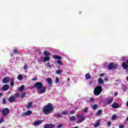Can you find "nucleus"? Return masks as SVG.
<instances>
[{
    "label": "nucleus",
    "mask_w": 128,
    "mask_h": 128,
    "mask_svg": "<svg viewBox=\"0 0 128 128\" xmlns=\"http://www.w3.org/2000/svg\"><path fill=\"white\" fill-rule=\"evenodd\" d=\"M54 107L52 103H48L47 105L44 106L42 110V112L44 114L48 116V114H50L54 110Z\"/></svg>",
    "instance_id": "obj_1"
},
{
    "label": "nucleus",
    "mask_w": 128,
    "mask_h": 128,
    "mask_svg": "<svg viewBox=\"0 0 128 128\" xmlns=\"http://www.w3.org/2000/svg\"><path fill=\"white\" fill-rule=\"evenodd\" d=\"M102 87L100 86H98L94 88V96H100V94H102Z\"/></svg>",
    "instance_id": "obj_2"
},
{
    "label": "nucleus",
    "mask_w": 128,
    "mask_h": 128,
    "mask_svg": "<svg viewBox=\"0 0 128 128\" xmlns=\"http://www.w3.org/2000/svg\"><path fill=\"white\" fill-rule=\"evenodd\" d=\"M118 68V64H116L114 62L109 64L107 66V68L108 70H116Z\"/></svg>",
    "instance_id": "obj_3"
},
{
    "label": "nucleus",
    "mask_w": 128,
    "mask_h": 128,
    "mask_svg": "<svg viewBox=\"0 0 128 128\" xmlns=\"http://www.w3.org/2000/svg\"><path fill=\"white\" fill-rule=\"evenodd\" d=\"M77 118H78V120L77 121L76 123L80 124V122H82L86 120V117H84L82 115L78 114Z\"/></svg>",
    "instance_id": "obj_4"
},
{
    "label": "nucleus",
    "mask_w": 128,
    "mask_h": 128,
    "mask_svg": "<svg viewBox=\"0 0 128 128\" xmlns=\"http://www.w3.org/2000/svg\"><path fill=\"white\" fill-rule=\"evenodd\" d=\"M34 87L38 90H40L42 88V83L41 82H36L34 84Z\"/></svg>",
    "instance_id": "obj_5"
},
{
    "label": "nucleus",
    "mask_w": 128,
    "mask_h": 128,
    "mask_svg": "<svg viewBox=\"0 0 128 128\" xmlns=\"http://www.w3.org/2000/svg\"><path fill=\"white\" fill-rule=\"evenodd\" d=\"M10 76H6L2 79V82H3V84H8L10 82Z\"/></svg>",
    "instance_id": "obj_6"
},
{
    "label": "nucleus",
    "mask_w": 128,
    "mask_h": 128,
    "mask_svg": "<svg viewBox=\"0 0 128 128\" xmlns=\"http://www.w3.org/2000/svg\"><path fill=\"white\" fill-rule=\"evenodd\" d=\"M2 113L4 116H8V114H10V110H8V108H4L2 110Z\"/></svg>",
    "instance_id": "obj_7"
},
{
    "label": "nucleus",
    "mask_w": 128,
    "mask_h": 128,
    "mask_svg": "<svg viewBox=\"0 0 128 128\" xmlns=\"http://www.w3.org/2000/svg\"><path fill=\"white\" fill-rule=\"evenodd\" d=\"M46 92V86H42V88L39 92H38V94H44V92Z\"/></svg>",
    "instance_id": "obj_8"
},
{
    "label": "nucleus",
    "mask_w": 128,
    "mask_h": 128,
    "mask_svg": "<svg viewBox=\"0 0 128 128\" xmlns=\"http://www.w3.org/2000/svg\"><path fill=\"white\" fill-rule=\"evenodd\" d=\"M32 112L30 110L27 111L26 112L24 113L21 116H30Z\"/></svg>",
    "instance_id": "obj_9"
},
{
    "label": "nucleus",
    "mask_w": 128,
    "mask_h": 128,
    "mask_svg": "<svg viewBox=\"0 0 128 128\" xmlns=\"http://www.w3.org/2000/svg\"><path fill=\"white\" fill-rule=\"evenodd\" d=\"M112 100H114V98H107L106 100V104H112Z\"/></svg>",
    "instance_id": "obj_10"
},
{
    "label": "nucleus",
    "mask_w": 128,
    "mask_h": 128,
    "mask_svg": "<svg viewBox=\"0 0 128 128\" xmlns=\"http://www.w3.org/2000/svg\"><path fill=\"white\" fill-rule=\"evenodd\" d=\"M9 89H10V85L7 84L4 85L2 87V90L6 91V90H8Z\"/></svg>",
    "instance_id": "obj_11"
},
{
    "label": "nucleus",
    "mask_w": 128,
    "mask_h": 128,
    "mask_svg": "<svg viewBox=\"0 0 128 128\" xmlns=\"http://www.w3.org/2000/svg\"><path fill=\"white\" fill-rule=\"evenodd\" d=\"M112 108H120V104L118 102H114L112 104Z\"/></svg>",
    "instance_id": "obj_12"
},
{
    "label": "nucleus",
    "mask_w": 128,
    "mask_h": 128,
    "mask_svg": "<svg viewBox=\"0 0 128 128\" xmlns=\"http://www.w3.org/2000/svg\"><path fill=\"white\" fill-rule=\"evenodd\" d=\"M54 126V125L52 124H46L44 125V128H52Z\"/></svg>",
    "instance_id": "obj_13"
},
{
    "label": "nucleus",
    "mask_w": 128,
    "mask_h": 128,
    "mask_svg": "<svg viewBox=\"0 0 128 128\" xmlns=\"http://www.w3.org/2000/svg\"><path fill=\"white\" fill-rule=\"evenodd\" d=\"M46 80L48 82L50 86H52V78H48Z\"/></svg>",
    "instance_id": "obj_14"
},
{
    "label": "nucleus",
    "mask_w": 128,
    "mask_h": 128,
    "mask_svg": "<svg viewBox=\"0 0 128 128\" xmlns=\"http://www.w3.org/2000/svg\"><path fill=\"white\" fill-rule=\"evenodd\" d=\"M16 100V98H14V96H10L8 98V102H14Z\"/></svg>",
    "instance_id": "obj_15"
},
{
    "label": "nucleus",
    "mask_w": 128,
    "mask_h": 128,
    "mask_svg": "<svg viewBox=\"0 0 128 128\" xmlns=\"http://www.w3.org/2000/svg\"><path fill=\"white\" fill-rule=\"evenodd\" d=\"M98 84H104V81L102 78H99L98 81Z\"/></svg>",
    "instance_id": "obj_16"
},
{
    "label": "nucleus",
    "mask_w": 128,
    "mask_h": 128,
    "mask_svg": "<svg viewBox=\"0 0 128 128\" xmlns=\"http://www.w3.org/2000/svg\"><path fill=\"white\" fill-rule=\"evenodd\" d=\"M42 124V120H38L35 122H34V126H38L39 124Z\"/></svg>",
    "instance_id": "obj_17"
},
{
    "label": "nucleus",
    "mask_w": 128,
    "mask_h": 128,
    "mask_svg": "<svg viewBox=\"0 0 128 128\" xmlns=\"http://www.w3.org/2000/svg\"><path fill=\"white\" fill-rule=\"evenodd\" d=\"M122 67L123 68H124V70H126V68H128V65L126 64V62H124L122 64Z\"/></svg>",
    "instance_id": "obj_18"
},
{
    "label": "nucleus",
    "mask_w": 128,
    "mask_h": 128,
    "mask_svg": "<svg viewBox=\"0 0 128 128\" xmlns=\"http://www.w3.org/2000/svg\"><path fill=\"white\" fill-rule=\"evenodd\" d=\"M50 60V56H46L44 57V62H48Z\"/></svg>",
    "instance_id": "obj_19"
},
{
    "label": "nucleus",
    "mask_w": 128,
    "mask_h": 128,
    "mask_svg": "<svg viewBox=\"0 0 128 128\" xmlns=\"http://www.w3.org/2000/svg\"><path fill=\"white\" fill-rule=\"evenodd\" d=\"M53 58H55V60H62V56L58 55H54L53 56Z\"/></svg>",
    "instance_id": "obj_20"
},
{
    "label": "nucleus",
    "mask_w": 128,
    "mask_h": 128,
    "mask_svg": "<svg viewBox=\"0 0 128 128\" xmlns=\"http://www.w3.org/2000/svg\"><path fill=\"white\" fill-rule=\"evenodd\" d=\"M85 77L86 80H90V78H92V75H90V73H88L85 75Z\"/></svg>",
    "instance_id": "obj_21"
},
{
    "label": "nucleus",
    "mask_w": 128,
    "mask_h": 128,
    "mask_svg": "<svg viewBox=\"0 0 128 128\" xmlns=\"http://www.w3.org/2000/svg\"><path fill=\"white\" fill-rule=\"evenodd\" d=\"M44 54L46 56H50V52H48V51L45 50L44 52Z\"/></svg>",
    "instance_id": "obj_22"
},
{
    "label": "nucleus",
    "mask_w": 128,
    "mask_h": 128,
    "mask_svg": "<svg viewBox=\"0 0 128 128\" xmlns=\"http://www.w3.org/2000/svg\"><path fill=\"white\" fill-rule=\"evenodd\" d=\"M14 78H12L10 80V86H14Z\"/></svg>",
    "instance_id": "obj_23"
},
{
    "label": "nucleus",
    "mask_w": 128,
    "mask_h": 128,
    "mask_svg": "<svg viewBox=\"0 0 128 128\" xmlns=\"http://www.w3.org/2000/svg\"><path fill=\"white\" fill-rule=\"evenodd\" d=\"M100 126V120H98L97 122L94 124V128H98V126Z\"/></svg>",
    "instance_id": "obj_24"
},
{
    "label": "nucleus",
    "mask_w": 128,
    "mask_h": 128,
    "mask_svg": "<svg viewBox=\"0 0 128 128\" xmlns=\"http://www.w3.org/2000/svg\"><path fill=\"white\" fill-rule=\"evenodd\" d=\"M24 90V85H22L19 88V91L22 92Z\"/></svg>",
    "instance_id": "obj_25"
},
{
    "label": "nucleus",
    "mask_w": 128,
    "mask_h": 128,
    "mask_svg": "<svg viewBox=\"0 0 128 128\" xmlns=\"http://www.w3.org/2000/svg\"><path fill=\"white\" fill-rule=\"evenodd\" d=\"M61 114L62 116H68V111H63L62 112H61Z\"/></svg>",
    "instance_id": "obj_26"
},
{
    "label": "nucleus",
    "mask_w": 128,
    "mask_h": 128,
    "mask_svg": "<svg viewBox=\"0 0 128 128\" xmlns=\"http://www.w3.org/2000/svg\"><path fill=\"white\" fill-rule=\"evenodd\" d=\"M32 106V102H30L26 106V108H30Z\"/></svg>",
    "instance_id": "obj_27"
},
{
    "label": "nucleus",
    "mask_w": 128,
    "mask_h": 128,
    "mask_svg": "<svg viewBox=\"0 0 128 128\" xmlns=\"http://www.w3.org/2000/svg\"><path fill=\"white\" fill-rule=\"evenodd\" d=\"M76 116H72L70 117V122H74V120H76Z\"/></svg>",
    "instance_id": "obj_28"
},
{
    "label": "nucleus",
    "mask_w": 128,
    "mask_h": 128,
    "mask_svg": "<svg viewBox=\"0 0 128 128\" xmlns=\"http://www.w3.org/2000/svg\"><path fill=\"white\" fill-rule=\"evenodd\" d=\"M62 70H58L56 71V74H62Z\"/></svg>",
    "instance_id": "obj_29"
},
{
    "label": "nucleus",
    "mask_w": 128,
    "mask_h": 128,
    "mask_svg": "<svg viewBox=\"0 0 128 128\" xmlns=\"http://www.w3.org/2000/svg\"><path fill=\"white\" fill-rule=\"evenodd\" d=\"M98 104H95L94 105L92 106V109L94 110H96V108H98Z\"/></svg>",
    "instance_id": "obj_30"
},
{
    "label": "nucleus",
    "mask_w": 128,
    "mask_h": 128,
    "mask_svg": "<svg viewBox=\"0 0 128 128\" xmlns=\"http://www.w3.org/2000/svg\"><path fill=\"white\" fill-rule=\"evenodd\" d=\"M18 78L19 80H22V78H23V76L22 74H20L18 76Z\"/></svg>",
    "instance_id": "obj_31"
},
{
    "label": "nucleus",
    "mask_w": 128,
    "mask_h": 128,
    "mask_svg": "<svg viewBox=\"0 0 128 128\" xmlns=\"http://www.w3.org/2000/svg\"><path fill=\"white\" fill-rule=\"evenodd\" d=\"M88 107H86L85 108L82 110V112H84L86 113L88 112Z\"/></svg>",
    "instance_id": "obj_32"
},
{
    "label": "nucleus",
    "mask_w": 128,
    "mask_h": 128,
    "mask_svg": "<svg viewBox=\"0 0 128 128\" xmlns=\"http://www.w3.org/2000/svg\"><path fill=\"white\" fill-rule=\"evenodd\" d=\"M57 64L58 66H62V61L60 60H58L57 61Z\"/></svg>",
    "instance_id": "obj_33"
},
{
    "label": "nucleus",
    "mask_w": 128,
    "mask_h": 128,
    "mask_svg": "<svg viewBox=\"0 0 128 128\" xmlns=\"http://www.w3.org/2000/svg\"><path fill=\"white\" fill-rule=\"evenodd\" d=\"M121 90H122V92H126V86H123L121 88Z\"/></svg>",
    "instance_id": "obj_34"
},
{
    "label": "nucleus",
    "mask_w": 128,
    "mask_h": 128,
    "mask_svg": "<svg viewBox=\"0 0 128 128\" xmlns=\"http://www.w3.org/2000/svg\"><path fill=\"white\" fill-rule=\"evenodd\" d=\"M102 110H98L97 112V116H100V114H102Z\"/></svg>",
    "instance_id": "obj_35"
},
{
    "label": "nucleus",
    "mask_w": 128,
    "mask_h": 128,
    "mask_svg": "<svg viewBox=\"0 0 128 128\" xmlns=\"http://www.w3.org/2000/svg\"><path fill=\"white\" fill-rule=\"evenodd\" d=\"M55 82L56 84H58V82H60V78L58 77L56 78Z\"/></svg>",
    "instance_id": "obj_36"
},
{
    "label": "nucleus",
    "mask_w": 128,
    "mask_h": 128,
    "mask_svg": "<svg viewBox=\"0 0 128 128\" xmlns=\"http://www.w3.org/2000/svg\"><path fill=\"white\" fill-rule=\"evenodd\" d=\"M28 66L27 64H25L24 66V70H28Z\"/></svg>",
    "instance_id": "obj_37"
},
{
    "label": "nucleus",
    "mask_w": 128,
    "mask_h": 128,
    "mask_svg": "<svg viewBox=\"0 0 128 128\" xmlns=\"http://www.w3.org/2000/svg\"><path fill=\"white\" fill-rule=\"evenodd\" d=\"M18 96H20V93L16 92L14 94V96H14V98H18Z\"/></svg>",
    "instance_id": "obj_38"
},
{
    "label": "nucleus",
    "mask_w": 128,
    "mask_h": 128,
    "mask_svg": "<svg viewBox=\"0 0 128 128\" xmlns=\"http://www.w3.org/2000/svg\"><path fill=\"white\" fill-rule=\"evenodd\" d=\"M2 102H2L3 104H6V98H3Z\"/></svg>",
    "instance_id": "obj_39"
},
{
    "label": "nucleus",
    "mask_w": 128,
    "mask_h": 128,
    "mask_svg": "<svg viewBox=\"0 0 128 128\" xmlns=\"http://www.w3.org/2000/svg\"><path fill=\"white\" fill-rule=\"evenodd\" d=\"M112 120H116V114H114L112 116Z\"/></svg>",
    "instance_id": "obj_40"
},
{
    "label": "nucleus",
    "mask_w": 128,
    "mask_h": 128,
    "mask_svg": "<svg viewBox=\"0 0 128 128\" xmlns=\"http://www.w3.org/2000/svg\"><path fill=\"white\" fill-rule=\"evenodd\" d=\"M24 96H26V93L24 92L22 94L21 96V98H24Z\"/></svg>",
    "instance_id": "obj_41"
},
{
    "label": "nucleus",
    "mask_w": 128,
    "mask_h": 128,
    "mask_svg": "<svg viewBox=\"0 0 128 128\" xmlns=\"http://www.w3.org/2000/svg\"><path fill=\"white\" fill-rule=\"evenodd\" d=\"M111 124H112V122H110V121H108L107 122L108 126H110Z\"/></svg>",
    "instance_id": "obj_42"
},
{
    "label": "nucleus",
    "mask_w": 128,
    "mask_h": 128,
    "mask_svg": "<svg viewBox=\"0 0 128 128\" xmlns=\"http://www.w3.org/2000/svg\"><path fill=\"white\" fill-rule=\"evenodd\" d=\"M62 126H63L62 124H60L58 125L57 128H61Z\"/></svg>",
    "instance_id": "obj_43"
},
{
    "label": "nucleus",
    "mask_w": 128,
    "mask_h": 128,
    "mask_svg": "<svg viewBox=\"0 0 128 128\" xmlns=\"http://www.w3.org/2000/svg\"><path fill=\"white\" fill-rule=\"evenodd\" d=\"M14 54H18V50H14Z\"/></svg>",
    "instance_id": "obj_44"
},
{
    "label": "nucleus",
    "mask_w": 128,
    "mask_h": 128,
    "mask_svg": "<svg viewBox=\"0 0 128 128\" xmlns=\"http://www.w3.org/2000/svg\"><path fill=\"white\" fill-rule=\"evenodd\" d=\"M119 128H124V124H120L119 126Z\"/></svg>",
    "instance_id": "obj_45"
},
{
    "label": "nucleus",
    "mask_w": 128,
    "mask_h": 128,
    "mask_svg": "<svg viewBox=\"0 0 128 128\" xmlns=\"http://www.w3.org/2000/svg\"><path fill=\"white\" fill-rule=\"evenodd\" d=\"M2 122H4V118H2L0 119V124Z\"/></svg>",
    "instance_id": "obj_46"
},
{
    "label": "nucleus",
    "mask_w": 128,
    "mask_h": 128,
    "mask_svg": "<svg viewBox=\"0 0 128 128\" xmlns=\"http://www.w3.org/2000/svg\"><path fill=\"white\" fill-rule=\"evenodd\" d=\"M74 110H72L70 112V113L71 114H74Z\"/></svg>",
    "instance_id": "obj_47"
},
{
    "label": "nucleus",
    "mask_w": 128,
    "mask_h": 128,
    "mask_svg": "<svg viewBox=\"0 0 128 128\" xmlns=\"http://www.w3.org/2000/svg\"><path fill=\"white\" fill-rule=\"evenodd\" d=\"M62 116L60 115V114H58V115L56 116V118H60Z\"/></svg>",
    "instance_id": "obj_48"
},
{
    "label": "nucleus",
    "mask_w": 128,
    "mask_h": 128,
    "mask_svg": "<svg viewBox=\"0 0 128 128\" xmlns=\"http://www.w3.org/2000/svg\"><path fill=\"white\" fill-rule=\"evenodd\" d=\"M94 98H90V102H94Z\"/></svg>",
    "instance_id": "obj_49"
},
{
    "label": "nucleus",
    "mask_w": 128,
    "mask_h": 128,
    "mask_svg": "<svg viewBox=\"0 0 128 128\" xmlns=\"http://www.w3.org/2000/svg\"><path fill=\"white\" fill-rule=\"evenodd\" d=\"M47 68H50V62L47 63Z\"/></svg>",
    "instance_id": "obj_50"
},
{
    "label": "nucleus",
    "mask_w": 128,
    "mask_h": 128,
    "mask_svg": "<svg viewBox=\"0 0 128 128\" xmlns=\"http://www.w3.org/2000/svg\"><path fill=\"white\" fill-rule=\"evenodd\" d=\"M104 76V73H102L100 74V76Z\"/></svg>",
    "instance_id": "obj_51"
},
{
    "label": "nucleus",
    "mask_w": 128,
    "mask_h": 128,
    "mask_svg": "<svg viewBox=\"0 0 128 128\" xmlns=\"http://www.w3.org/2000/svg\"><path fill=\"white\" fill-rule=\"evenodd\" d=\"M104 80L105 82H108V78H106L104 79Z\"/></svg>",
    "instance_id": "obj_52"
},
{
    "label": "nucleus",
    "mask_w": 128,
    "mask_h": 128,
    "mask_svg": "<svg viewBox=\"0 0 128 128\" xmlns=\"http://www.w3.org/2000/svg\"><path fill=\"white\" fill-rule=\"evenodd\" d=\"M38 80V78H32V80Z\"/></svg>",
    "instance_id": "obj_53"
},
{
    "label": "nucleus",
    "mask_w": 128,
    "mask_h": 128,
    "mask_svg": "<svg viewBox=\"0 0 128 128\" xmlns=\"http://www.w3.org/2000/svg\"><path fill=\"white\" fill-rule=\"evenodd\" d=\"M67 80H68V82H70V78H68L67 79Z\"/></svg>",
    "instance_id": "obj_54"
},
{
    "label": "nucleus",
    "mask_w": 128,
    "mask_h": 128,
    "mask_svg": "<svg viewBox=\"0 0 128 128\" xmlns=\"http://www.w3.org/2000/svg\"><path fill=\"white\" fill-rule=\"evenodd\" d=\"M2 94H3L2 93L0 92V96H2Z\"/></svg>",
    "instance_id": "obj_55"
},
{
    "label": "nucleus",
    "mask_w": 128,
    "mask_h": 128,
    "mask_svg": "<svg viewBox=\"0 0 128 128\" xmlns=\"http://www.w3.org/2000/svg\"><path fill=\"white\" fill-rule=\"evenodd\" d=\"M126 106H128V100L127 102L126 103Z\"/></svg>",
    "instance_id": "obj_56"
},
{
    "label": "nucleus",
    "mask_w": 128,
    "mask_h": 128,
    "mask_svg": "<svg viewBox=\"0 0 128 128\" xmlns=\"http://www.w3.org/2000/svg\"><path fill=\"white\" fill-rule=\"evenodd\" d=\"M78 107H76V108H75L76 110H78Z\"/></svg>",
    "instance_id": "obj_57"
},
{
    "label": "nucleus",
    "mask_w": 128,
    "mask_h": 128,
    "mask_svg": "<svg viewBox=\"0 0 128 128\" xmlns=\"http://www.w3.org/2000/svg\"><path fill=\"white\" fill-rule=\"evenodd\" d=\"M114 96H118V94H117L114 93Z\"/></svg>",
    "instance_id": "obj_58"
},
{
    "label": "nucleus",
    "mask_w": 128,
    "mask_h": 128,
    "mask_svg": "<svg viewBox=\"0 0 128 128\" xmlns=\"http://www.w3.org/2000/svg\"><path fill=\"white\" fill-rule=\"evenodd\" d=\"M39 54H42V51H40Z\"/></svg>",
    "instance_id": "obj_59"
},
{
    "label": "nucleus",
    "mask_w": 128,
    "mask_h": 128,
    "mask_svg": "<svg viewBox=\"0 0 128 128\" xmlns=\"http://www.w3.org/2000/svg\"><path fill=\"white\" fill-rule=\"evenodd\" d=\"M90 84H92V82H90Z\"/></svg>",
    "instance_id": "obj_60"
},
{
    "label": "nucleus",
    "mask_w": 128,
    "mask_h": 128,
    "mask_svg": "<svg viewBox=\"0 0 128 128\" xmlns=\"http://www.w3.org/2000/svg\"><path fill=\"white\" fill-rule=\"evenodd\" d=\"M8 94H10V91H9V92H8Z\"/></svg>",
    "instance_id": "obj_61"
},
{
    "label": "nucleus",
    "mask_w": 128,
    "mask_h": 128,
    "mask_svg": "<svg viewBox=\"0 0 128 128\" xmlns=\"http://www.w3.org/2000/svg\"><path fill=\"white\" fill-rule=\"evenodd\" d=\"M11 56H14V55H13L12 54H11Z\"/></svg>",
    "instance_id": "obj_62"
},
{
    "label": "nucleus",
    "mask_w": 128,
    "mask_h": 128,
    "mask_svg": "<svg viewBox=\"0 0 128 128\" xmlns=\"http://www.w3.org/2000/svg\"><path fill=\"white\" fill-rule=\"evenodd\" d=\"M2 128H4V127H2Z\"/></svg>",
    "instance_id": "obj_63"
},
{
    "label": "nucleus",
    "mask_w": 128,
    "mask_h": 128,
    "mask_svg": "<svg viewBox=\"0 0 128 128\" xmlns=\"http://www.w3.org/2000/svg\"><path fill=\"white\" fill-rule=\"evenodd\" d=\"M80 14H81V12H80Z\"/></svg>",
    "instance_id": "obj_64"
}]
</instances>
